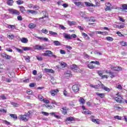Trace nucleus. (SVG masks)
I'll use <instances>...</instances> for the list:
<instances>
[{
  "label": "nucleus",
  "instance_id": "nucleus-23",
  "mask_svg": "<svg viewBox=\"0 0 127 127\" xmlns=\"http://www.w3.org/2000/svg\"><path fill=\"white\" fill-rule=\"evenodd\" d=\"M53 43L56 46H60L61 45V43L58 41H54Z\"/></svg>",
  "mask_w": 127,
  "mask_h": 127
},
{
  "label": "nucleus",
  "instance_id": "nucleus-48",
  "mask_svg": "<svg viewBox=\"0 0 127 127\" xmlns=\"http://www.w3.org/2000/svg\"><path fill=\"white\" fill-rule=\"evenodd\" d=\"M106 7L105 8V10L106 11H108V10H111V9H112V8L111 7V6H106Z\"/></svg>",
  "mask_w": 127,
  "mask_h": 127
},
{
  "label": "nucleus",
  "instance_id": "nucleus-31",
  "mask_svg": "<svg viewBox=\"0 0 127 127\" xmlns=\"http://www.w3.org/2000/svg\"><path fill=\"white\" fill-rule=\"evenodd\" d=\"M62 112L64 115H66L67 114V110H66V107H64L62 109Z\"/></svg>",
  "mask_w": 127,
  "mask_h": 127
},
{
  "label": "nucleus",
  "instance_id": "nucleus-1",
  "mask_svg": "<svg viewBox=\"0 0 127 127\" xmlns=\"http://www.w3.org/2000/svg\"><path fill=\"white\" fill-rule=\"evenodd\" d=\"M115 101L117 102V103H122V100H123V96L121 95L120 93H117L116 94V96L115 97Z\"/></svg>",
  "mask_w": 127,
  "mask_h": 127
},
{
  "label": "nucleus",
  "instance_id": "nucleus-53",
  "mask_svg": "<svg viewBox=\"0 0 127 127\" xmlns=\"http://www.w3.org/2000/svg\"><path fill=\"white\" fill-rule=\"evenodd\" d=\"M15 49L18 52H19V53H22L23 52V51L20 49H18L17 48H15Z\"/></svg>",
  "mask_w": 127,
  "mask_h": 127
},
{
  "label": "nucleus",
  "instance_id": "nucleus-33",
  "mask_svg": "<svg viewBox=\"0 0 127 127\" xmlns=\"http://www.w3.org/2000/svg\"><path fill=\"white\" fill-rule=\"evenodd\" d=\"M114 109L116 111H119V110H122V107H120L119 105L114 106Z\"/></svg>",
  "mask_w": 127,
  "mask_h": 127
},
{
  "label": "nucleus",
  "instance_id": "nucleus-56",
  "mask_svg": "<svg viewBox=\"0 0 127 127\" xmlns=\"http://www.w3.org/2000/svg\"><path fill=\"white\" fill-rule=\"evenodd\" d=\"M95 21L96 20L93 17H90V18L89 19V21H90L91 22H95Z\"/></svg>",
  "mask_w": 127,
  "mask_h": 127
},
{
  "label": "nucleus",
  "instance_id": "nucleus-43",
  "mask_svg": "<svg viewBox=\"0 0 127 127\" xmlns=\"http://www.w3.org/2000/svg\"><path fill=\"white\" fill-rule=\"evenodd\" d=\"M91 64V63H90V64H88V68H89V69H94L95 68V66H94V65Z\"/></svg>",
  "mask_w": 127,
  "mask_h": 127
},
{
  "label": "nucleus",
  "instance_id": "nucleus-59",
  "mask_svg": "<svg viewBox=\"0 0 127 127\" xmlns=\"http://www.w3.org/2000/svg\"><path fill=\"white\" fill-rule=\"evenodd\" d=\"M109 74L111 75V76H110L111 78L115 77V73L112 72H110Z\"/></svg>",
  "mask_w": 127,
  "mask_h": 127
},
{
  "label": "nucleus",
  "instance_id": "nucleus-49",
  "mask_svg": "<svg viewBox=\"0 0 127 127\" xmlns=\"http://www.w3.org/2000/svg\"><path fill=\"white\" fill-rule=\"evenodd\" d=\"M8 28H11V29L13 30L15 28V26L12 25H8Z\"/></svg>",
  "mask_w": 127,
  "mask_h": 127
},
{
  "label": "nucleus",
  "instance_id": "nucleus-13",
  "mask_svg": "<svg viewBox=\"0 0 127 127\" xmlns=\"http://www.w3.org/2000/svg\"><path fill=\"white\" fill-rule=\"evenodd\" d=\"M59 92V90L58 89H54L53 90H52L50 91V93L52 95V96H55L56 94H57Z\"/></svg>",
  "mask_w": 127,
  "mask_h": 127
},
{
  "label": "nucleus",
  "instance_id": "nucleus-35",
  "mask_svg": "<svg viewBox=\"0 0 127 127\" xmlns=\"http://www.w3.org/2000/svg\"><path fill=\"white\" fill-rule=\"evenodd\" d=\"M85 4L86 6H94L93 3H91L89 2H85Z\"/></svg>",
  "mask_w": 127,
  "mask_h": 127
},
{
  "label": "nucleus",
  "instance_id": "nucleus-20",
  "mask_svg": "<svg viewBox=\"0 0 127 127\" xmlns=\"http://www.w3.org/2000/svg\"><path fill=\"white\" fill-rule=\"evenodd\" d=\"M37 38L41 40V41H48V38H47L37 37Z\"/></svg>",
  "mask_w": 127,
  "mask_h": 127
},
{
  "label": "nucleus",
  "instance_id": "nucleus-24",
  "mask_svg": "<svg viewBox=\"0 0 127 127\" xmlns=\"http://www.w3.org/2000/svg\"><path fill=\"white\" fill-rule=\"evenodd\" d=\"M20 8V11L22 13H24V11H25V8L23 7V6H19Z\"/></svg>",
  "mask_w": 127,
  "mask_h": 127
},
{
  "label": "nucleus",
  "instance_id": "nucleus-42",
  "mask_svg": "<svg viewBox=\"0 0 127 127\" xmlns=\"http://www.w3.org/2000/svg\"><path fill=\"white\" fill-rule=\"evenodd\" d=\"M106 39L108 40V41H113L114 38L111 37H107L106 38Z\"/></svg>",
  "mask_w": 127,
  "mask_h": 127
},
{
  "label": "nucleus",
  "instance_id": "nucleus-27",
  "mask_svg": "<svg viewBox=\"0 0 127 127\" xmlns=\"http://www.w3.org/2000/svg\"><path fill=\"white\" fill-rule=\"evenodd\" d=\"M24 51H28L29 50H32V49L29 47H23Z\"/></svg>",
  "mask_w": 127,
  "mask_h": 127
},
{
  "label": "nucleus",
  "instance_id": "nucleus-54",
  "mask_svg": "<svg viewBox=\"0 0 127 127\" xmlns=\"http://www.w3.org/2000/svg\"><path fill=\"white\" fill-rule=\"evenodd\" d=\"M46 108H47V109H49V110H51V109H53V107H52V106L50 105H48L47 104L46 105Z\"/></svg>",
  "mask_w": 127,
  "mask_h": 127
},
{
  "label": "nucleus",
  "instance_id": "nucleus-36",
  "mask_svg": "<svg viewBox=\"0 0 127 127\" xmlns=\"http://www.w3.org/2000/svg\"><path fill=\"white\" fill-rule=\"evenodd\" d=\"M0 100H6V96H5V95H1L0 96Z\"/></svg>",
  "mask_w": 127,
  "mask_h": 127
},
{
  "label": "nucleus",
  "instance_id": "nucleus-5",
  "mask_svg": "<svg viewBox=\"0 0 127 127\" xmlns=\"http://www.w3.org/2000/svg\"><path fill=\"white\" fill-rule=\"evenodd\" d=\"M72 91L74 93H78L79 92V85L77 84H74L72 87Z\"/></svg>",
  "mask_w": 127,
  "mask_h": 127
},
{
  "label": "nucleus",
  "instance_id": "nucleus-52",
  "mask_svg": "<svg viewBox=\"0 0 127 127\" xmlns=\"http://www.w3.org/2000/svg\"><path fill=\"white\" fill-rule=\"evenodd\" d=\"M27 11H28V12H30V13H32V14H34L35 13H36V11L33 10H28Z\"/></svg>",
  "mask_w": 127,
  "mask_h": 127
},
{
  "label": "nucleus",
  "instance_id": "nucleus-15",
  "mask_svg": "<svg viewBox=\"0 0 127 127\" xmlns=\"http://www.w3.org/2000/svg\"><path fill=\"white\" fill-rule=\"evenodd\" d=\"M101 88L105 91H106L107 92H110L111 91V89L110 88L107 87V86H105L104 85V84H102L101 83Z\"/></svg>",
  "mask_w": 127,
  "mask_h": 127
},
{
  "label": "nucleus",
  "instance_id": "nucleus-62",
  "mask_svg": "<svg viewBox=\"0 0 127 127\" xmlns=\"http://www.w3.org/2000/svg\"><path fill=\"white\" fill-rule=\"evenodd\" d=\"M82 36H84V37H87L89 39V36L87 35V34L85 33H82Z\"/></svg>",
  "mask_w": 127,
  "mask_h": 127
},
{
  "label": "nucleus",
  "instance_id": "nucleus-50",
  "mask_svg": "<svg viewBox=\"0 0 127 127\" xmlns=\"http://www.w3.org/2000/svg\"><path fill=\"white\" fill-rule=\"evenodd\" d=\"M117 89H118L119 90H123V87L121 84H119L116 86Z\"/></svg>",
  "mask_w": 127,
  "mask_h": 127
},
{
  "label": "nucleus",
  "instance_id": "nucleus-51",
  "mask_svg": "<svg viewBox=\"0 0 127 127\" xmlns=\"http://www.w3.org/2000/svg\"><path fill=\"white\" fill-rule=\"evenodd\" d=\"M42 32L43 33H45V34H47L48 33V31L46 30V29H43L42 30Z\"/></svg>",
  "mask_w": 127,
  "mask_h": 127
},
{
  "label": "nucleus",
  "instance_id": "nucleus-37",
  "mask_svg": "<svg viewBox=\"0 0 127 127\" xmlns=\"http://www.w3.org/2000/svg\"><path fill=\"white\" fill-rule=\"evenodd\" d=\"M79 102L82 105H84L85 104V100H84V98L81 97L79 99Z\"/></svg>",
  "mask_w": 127,
  "mask_h": 127
},
{
  "label": "nucleus",
  "instance_id": "nucleus-26",
  "mask_svg": "<svg viewBox=\"0 0 127 127\" xmlns=\"http://www.w3.org/2000/svg\"><path fill=\"white\" fill-rule=\"evenodd\" d=\"M64 96V97H70V94L67 92L66 90L63 91Z\"/></svg>",
  "mask_w": 127,
  "mask_h": 127
},
{
  "label": "nucleus",
  "instance_id": "nucleus-30",
  "mask_svg": "<svg viewBox=\"0 0 127 127\" xmlns=\"http://www.w3.org/2000/svg\"><path fill=\"white\" fill-rule=\"evenodd\" d=\"M49 33L51 35H53V36H57L58 35V34L56 32H54L52 31H49Z\"/></svg>",
  "mask_w": 127,
  "mask_h": 127
},
{
  "label": "nucleus",
  "instance_id": "nucleus-21",
  "mask_svg": "<svg viewBox=\"0 0 127 127\" xmlns=\"http://www.w3.org/2000/svg\"><path fill=\"white\" fill-rule=\"evenodd\" d=\"M44 70L46 73H54V70L52 69L45 68Z\"/></svg>",
  "mask_w": 127,
  "mask_h": 127
},
{
  "label": "nucleus",
  "instance_id": "nucleus-61",
  "mask_svg": "<svg viewBox=\"0 0 127 127\" xmlns=\"http://www.w3.org/2000/svg\"><path fill=\"white\" fill-rule=\"evenodd\" d=\"M42 115H43L44 116H46L47 117H48V116H49V113H47V112H42Z\"/></svg>",
  "mask_w": 127,
  "mask_h": 127
},
{
  "label": "nucleus",
  "instance_id": "nucleus-9",
  "mask_svg": "<svg viewBox=\"0 0 127 127\" xmlns=\"http://www.w3.org/2000/svg\"><path fill=\"white\" fill-rule=\"evenodd\" d=\"M20 120H21L22 121H23L24 122H27V121H28L26 115H20Z\"/></svg>",
  "mask_w": 127,
  "mask_h": 127
},
{
  "label": "nucleus",
  "instance_id": "nucleus-44",
  "mask_svg": "<svg viewBox=\"0 0 127 127\" xmlns=\"http://www.w3.org/2000/svg\"><path fill=\"white\" fill-rule=\"evenodd\" d=\"M11 105L13 106V107H19V104H18L15 102H11Z\"/></svg>",
  "mask_w": 127,
  "mask_h": 127
},
{
  "label": "nucleus",
  "instance_id": "nucleus-34",
  "mask_svg": "<svg viewBox=\"0 0 127 127\" xmlns=\"http://www.w3.org/2000/svg\"><path fill=\"white\" fill-rule=\"evenodd\" d=\"M60 64L61 66L62 67V68H64V67H65V66L66 65V63H65L64 62H60Z\"/></svg>",
  "mask_w": 127,
  "mask_h": 127
},
{
  "label": "nucleus",
  "instance_id": "nucleus-55",
  "mask_svg": "<svg viewBox=\"0 0 127 127\" xmlns=\"http://www.w3.org/2000/svg\"><path fill=\"white\" fill-rule=\"evenodd\" d=\"M38 98H39V100H40V101H43V100L44 99V98H43V96H42L41 95H39Z\"/></svg>",
  "mask_w": 127,
  "mask_h": 127
},
{
  "label": "nucleus",
  "instance_id": "nucleus-40",
  "mask_svg": "<svg viewBox=\"0 0 127 127\" xmlns=\"http://www.w3.org/2000/svg\"><path fill=\"white\" fill-rule=\"evenodd\" d=\"M7 37L9 39H13L14 38V35L13 34L7 35Z\"/></svg>",
  "mask_w": 127,
  "mask_h": 127
},
{
  "label": "nucleus",
  "instance_id": "nucleus-46",
  "mask_svg": "<svg viewBox=\"0 0 127 127\" xmlns=\"http://www.w3.org/2000/svg\"><path fill=\"white\" fill-rule=\"evenodd\" d=\"M91 64H95L96 65H100V62H99L98 61H92L91 62Z\"/></svg>",
  "mask_w": 127,
  "mask_h": 127
},
{
  "label": "nucleus",
  "instance_id": "nucleus-38",
  "mask_svg": "<svg viewBox=\"0 0 127 127\" xmlns=\"http://www.w3.org/2000/svg\"><path fill=\"white\" fill-rule=\"evenodd\" d=\"M10 116L12 119H14L15 120H17V117L15 114H10Z\"/></svg>",
  "mask_w": 127,
  "mask_h": 127
},
{
  "label": "nucleus",
  "instance_id": "nucleus-8",
  "mask_svg": "<svg viewBox=\"0 0 127 127\" xmlns=\"http://www.w3.org/2000/svg\"><path fill=\"white\" fill-rule=\"evenodd\" d=\"M1 56L3 58H5V59H7L8 60H10L11 59V56H10L9 55L3 53H1Z\"/></svg>",
  "mask_w": 127,
  "mask_h": 127
},
{
  "label": "nucleus",
  "instance_id": "nucleus-14",
  "mask_svg": "<svg viewBox=\"0 0 127 127\" xmlns=\"http://www.w3.org/2000/svg\"><path fill=\"white\" fill-rule=\"evenodd\" d=\"M35 49H37V50H43V49H44V47L37 45L35 46Z\"/></svg>",
  "mask_w": 127,
  "mask_h": 127
},
{
  "label": "nucleus",
  "instance_id": "nucleus-10",
  "mask_svg": "<svg viewBox=\"0 0 127 127\" xmlns=\"http://www.w3.org/2000/svg\"><path fill=\"white\" fill-rule=\"evenodd\" d=\"M74 3L76 5V6H78V7H82V6H83V3L81 1L74 2Z\"/></svg>",
  "mask_w": 127,
  "mask_h": 127
},
{
  "label": "nucleus",
  "instance_id": "nucleus-11",
  "mask_svg": "<svg viewBox=\"0 0 127 127\" xmlns=\"http://www.w3.org/2000/svg\"><path fill=\"white\" fill-rule=\"evenodd\" d=\"M43 14L44 15V16L40 17L39 18V20L40 19H43L44 17H47L48 16V13L46 11H44L42 12Z\"/></svg>",
  "mask_w": 127,
  "mask_h": 127
},
{
  "label": "nucleus",
  "instance_id": "nucleus-57",
  "mask_svg": "<svg viewBox=\"0 0 127 127\" xmlns=\"http://www.w3.org/2000/svg\"><path fill=\"white\" fill-rule=\"evenodd\" d=\"M3 124H5V125H6L7 126H9V125H10V123L5 120L3 121Z\"/></svg>",
  "mask_w": 127,
  "mask_h": 127
},
{
  "label": "nucleus",
  "instance_id": "nucleus-45",
  "mask_svg": "<svg viewBox=\"0 0 127 127\" xmlns=\"http://www.w3.org/2000/svg\"><path fill=\"white\" fill-rule=\"evenodd\" d=\"M114 119H116V120H118L119 121H122V117L119 116H115Z\"/></svg>",
  "mask_w": 127,
  "mask_h": 127
},
{
  "label": "nucleus",
  "instance_id": "nucleus-47",
  "mask_svg": "<svg viewBox=\"0 0 127 127\" xmlns=\"http://www.w3.org/2000/svg\"><path fill=\"white\" fill-rule=\"evenodd\" d=\"M16 3H17V4H22L23 3V1L21 0H19L16 1Z\"/></svg>",
  "mask_w": 127,
  "mask_h": 127
},
{
  "label": "nucleus",
  "instance_id": "nucleus-22",
  "mask_svg": "<svg viewBox=\"0 0 127 127\" xmlns=\"http://www.w3.org/2000/svg\"><path fill=\"white\" fill-rule=\"evenodd\" d=\"M29 27L31 29H32L33 28H35L36 27V24H33L32 23H31L29 24Z\"/></svg>",
  "mask_w": 127,
  "mask_h": 127
},
{
  "label": "nucleus",
  "instance_id": "nucleus-63",
  "mask_svg": "<svg viewBox=\"0 0 127 127\" xmlns=\"http://www.w3.org/2000/svg\"><path fill=\"white\" fill-rule=\"evenodd\" d=\"M26 92L28 95H32V90H28Z\"/></svg>",
  "mask_w": 127,
  "mask_h": 127
},
{
  "label": "nucleus",
  "instance_id": "nucleus-12",
  "mask_svg": "<svg viewBox=\"0 0 127 127\" xmlns=\"http://www.w3.org/2000/svg\"><path fill=\"white\" fill-rule=\"evenodd\" d=\"M122 9V11H125L127 10V4H123L122 5V7L120 8Z\"/></svg>",
  "mask_w": 127,
  "mask_h": 127
},
{
  "label": "nucleus",
  "instance_id": "nucleus-3",
  "mask_svg": "<svg viewBox=\"0 0 127 127\" xmlns=\"http://www.w3.org/2000/svg\"><path fill=\"white\" fill-rule=\"evenodd\" d=\"M97 84L98 85H94L93 84H90V87H91V88H94V89H99L102 85V82H101V81L98 80L97 81Z\"/></svg>",
  "mask_w": 127,
  "mask_h": 127
},
{
  "label": "nucleus",
  "instance_id": "nucleus-58",
  "mask_svg": "<svg viewBox=\"0 0 127 127\" xmlns=\"http://www.w3.org/2000/svg\"><path fill=\"white\" fill-rule=\"evenodd\" d=\"M120 43L122 46H127V42H121Z\"/></svg>",
  "mask_w": 127,
  "mask_h": 127
},
{
  "label": "nucleus",
  "instance_id": "nucleus-64",
  "mask_svg": "<svg viewBox=\"0 0 127 127\" xmlns=\"http://www.w3.org/2000/svg\"><path fill=\"white\" fill-rule=\"evenodd\" d=\"M117 34H118L120 37H122V36H124V35H122V33H121L120 31H118L117 32Z\"/></svg>",
  "mask_w": 127,
  "mask_h": 127
},
{
  "label": "nucleus",
  "instance_id": "nucleus-32",
  "mask_svg": "<svg viewBox=\"0 0 127 127\" xmlns=\"http://www.w3.org/2000/svg\"><path fill=\"white\" fill-rule=\"evenodd\" d=\"M24 59L26 60V62L28 63L30 62V57L28 56V57H24Z\"/></svg>",
  "mask_w": 127,
  "mask_h": 127
},
{
  "label": "nucleus",
  "instance_id": "nucleus-39",
  "mask_svg": "<svg viewBox=\"0 0 127 127\" xmlns=\"http://www.w3.org/2000/svg\"><path fill=\"white\" fill-rule=\"evenodd\" d=\"M69 25H76V22L68 21Z\"/></svg>",
  "mask_w": 127,
  "mask_h": 127
},
{
  "label": "nucleus",
  "instance_id": "nucleus-19",
  "mask_svg": "<svg viewBox=\"0 0 127 127\" xmlns=\"http://www.w3.org/2000/svg\"><path fill=\"white\" fill-rule=\"evenodd\" d=\"M20 41L22 43H27V42H28V39L26 38H22L20 39Z\"/></svg>",
  "mask_w": 127,
  "mask_h": 127
},
{
  "label": "nucleus",
  "instance_id": "nucleus-28",
  "mask_svg": "<svg viewBox=\"0 0 127 127\" xmlns=\"http://www.w3.org/2000/svg\"><path fill=\"white\" fill-rule=\"evenodd\" d=\"M96 95H97V96H98V97H100V98H104V97H105V93H99L98 92H96Z\"/></svg>",
  "mask_w": 127,
  "mask_h": 127
},
{
  "label": "nucleus",
  "instance_id": "nucleus-25",
  "mask_svg": "<svg viewBox=\"0 0 127 127\" xmlns=\"http://www.w3.org/2000/svg\"><path fill=\"white\" fill-rule=\"evenodd\" d=\"M7 4L8 5H10L11 6L12 5H13V0H8L7 2Z\"/></svg>",
  "mask_w": 127,
  "mask_h": 127
},
{
  "label": "nucleus",
  "instance_id": "nucleus-2",
  "mask_svg": "<svg viewBox=\"0 0 127 127\" xmlns=\"http://www.w3.org/2000/svg\"><path fill=\"white\" fill-rule=\"evenodd\" d=\"M8 11H9L11 14H15V15H19V14H20V12L16 9L9 8L8 9Z\"/></svg>",
  "mask_w": 127,
  "mask_h": 127
},
{
  "label": "nucleus",
  "instance_id": "nucleus-6",
  "mask_svg": "<svg viewBox=\"0 0 127 127\" xmlns=\"http://www.w3.org/2000/svg\"><path fill=\"white\" fill-rule=\"evenodd\" d=\"M46 53H44L43 54V56H47L48 57H51L52 56V54H53V53L51 52V51H46L45 52Z\"/></svg>",
  "mask_w": 127,
  "mask_h": 127
},
{
  "label": "nucleus",
  "instance_id": "nucleus-18",
  "mask_svg": "<svg viewBox=\"0 0 127 127\" xmlns=\"http://www.w3.org/2000/svg\"><path fill=\"white\" fill-rule=\"evenodd\" d=\"M82 114H84V115H91V114H92V112L89 111V110L86 109L82 112Z\"/></svg>",
  "mask_w": 127,
  "mask_h": 127
},
{
  "label": "nucleus",
  "instance_id": "nucleus-16",
  "mask_svg": "<svg viewBox=\"0 0 127 127\" xmlns=\"http://www.w3.org/2000/svg\"><path fill=\"white\" fill-rule=\"evenodd\" d=\"M50 115H51V116H54V117H55V118H56L57 119H60V117L59 116L56 115H57V113L56 112L50 113Z\"/></svg>",
  "mask_w": 127,
  "mask_h": 127
},
{
  "label": "nucleus",
  "instance_id": "nucleus-41",
  "mask_svg": "<svg viewBox=\"0 0 127 127\" xmlns=\"http://www.w3.org/2000/svg\"><path fill=\"white\" fill-rule=\"evenodd\" d=\"M66 121L68 122H73L74 121V118L73 117H68L66 118Z\"/></svg>",
  "mask_w": 127,
  "mask_h": 127
},
{
  "label": "nucleus",
  "instance_id": "nucleus-29",
  "mask_svg": "<svg viewBox=\"0 0 127 127\" xmlns=\"http://www.w3.org/2000/svg\"><path fill=\"white\" fill-rule=\"evenodd\" d=\"M92 122L93 123H95V124H97V125L100 124V121L99 120H96V119H91Z\"/></svg>",
  "mask_w": 127,
  "mask_h": 127
},
{
  "label": "nucleus",
  "instance_id": "nucleus-4",
  "mask_svg": "<svg viewBox=\"0 0 127 127\" xmlns=\"http://www.w3.org/2000/svg\"><path fill=\"white\" fill-rule=\"evenodd\" d=\"M110 68L114 71H122V70H123V68H122L121 66H114L110 65Z\"/></svg>",
  "mask_w": 127,
  "mask_h": 127
},
{
  "label": "nucleus",
  "instance_id": "nucleus-17",
  "mask_svg": "<svg viewBox=\"0 0 127 127\" xmlns=\"http://www.w3.org/2000/svg\"><path fill=\"white\" fill-rule=\"evenodd\" d=\"M63 36L64 38H65V39H71V36H70V35H68L66 33H64L63 34Z\"/></svg>",
  "mask_w": 127,
  "mask_h": 127
},
{
  "label": "nucleus",
  "instance_id": "nucleus-60",
  "mask_svg": "<svg viewBox=\"0 0 127 127\" xmlns=\"http://www.w3.org/2000/svg\"><path fill=\"white\" fill-rule=\"evenodd\" d=\"M43 102H44V103H45L46 104H49V100L46 99V98L44 99Z\"/></svg>",
  "mask_w": 127,
  "mask_h": 127
},
{
  "label": "nucleus",
  "instance_id": "nucleus-7",
  "mask_svg": "<svg viewBox=\"0 0 127 127\" xmlns=\"http://www.w3.org/2000/svg\"><path fill=\"white\" fill-rule=\"evenodd\" d=\"M70 69L74 72H78L79 71V68L76 64H72L70 66Z\"/></svg>",
  "mask_w": 127,
  "mask_h": 127
}]
</instances>
